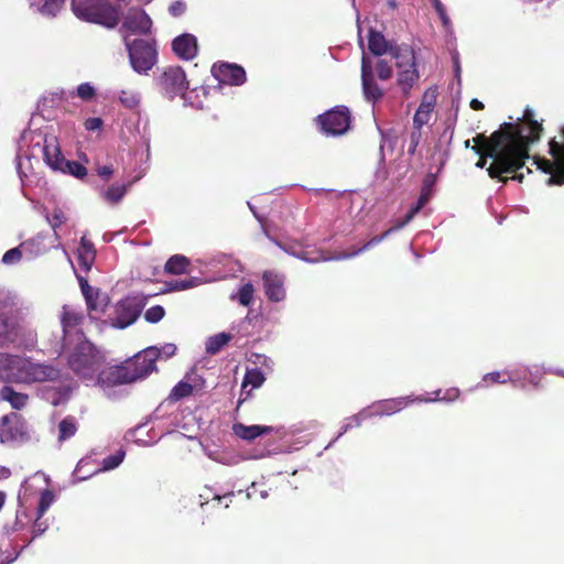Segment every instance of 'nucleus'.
Masks as SVG:
<instances>
[{
	"instance_id": "f257e3e1",
	"label": "nucleus",
	"mask_w": 564,
	"mask_h": 564,
	"mask_svg": "<svg viewBox=\"0 0 564 564\" xmlns=\"http://www.w3.org/2000/svg\"><path fill=\"white\" fill-rule=\"evenodd\" d=\"M542 131V123L534 119L530 108L516 123L505 122L496 130V182L523 181L524 174L519 171L530 158V145L540 140Z\"/></svg>"
},
{
	"instance_id": "f03ea898",
	"label": "nucleus",
	"mask_w": 564,
	"mask_h": 564,
	"mask_svg": "<svg viewBox=\"0 0 564 564\" xmlns=\"http://www.w3.org/2000/svg\"><path fill=\"white\" fill-rule=\"evenodd\" d=\"M61 371L51 364L20 356L0 354V379L12 382H43L59 378Z\"/></svg>"
},
{
	"instance_id": "7ed1b4c3",
	"label": "nucleus",
	"mask_w": 564,
	"mask_h": 564,
	"mask_svg": "<svg viewBox=\"0 0 564 564\" xmlns=\"http://www.w3.org/2000/svg\"><path fill=\"white\" fill-rule=\"evenodd\" d=\"M368 47L375 55L390 54L391 59L395 61L398 68V83L406 91L419 78L414 64V52L408 46L392 47L386 41L384 36L375 30H370Z\"/></svg>"
},
{
	"instance_id": "20e7f679",
	"label": "nucleus",
	"mask_w": 564,
	"mask_h": 564,
	"mask_svg": "<svg viewBox=\"0 0 564 564\" xmlns=\"http://www.w3.org/2000/svg\"><path fill=\"white\" fill-rule=\"evenodd\" d=\"M76 341L70 345H62L69 368L82 380L90 384L104 365V356L84 335H76Z\"/></svg>"
},
{
	"instance_id": "39448f33",
	"label": "nucleus",
	"mask_w": 564,
	"mask_h": 564,
	"mask_svg": "<svg viewBox=\"0 0 564 564\" xmlns=\"http://www.w3.org/2000/svg\"><path fill=\"white\" fill-rule=\"evenodd\" d=\"M159 351L155 347H148L144 349V354L138 358H143L148 362L147 369L140 371H131L128 366H113L107 368H100L97 373L95 381H90V384H99L101 387H111L116 384L131 383L138 380L147 378L150 373L156 370L155 360Z\"/></svg>"
},
{
	"instance_id": "423d86ee",
	"label": "nucleus",
	"mask_w": 564,
	"mask_h": 564,
	"mask_svg": "<svg viewBox=\"0 0 564 564\" xmlns=\"http://www.w3.org/2000/svg\"><path fill=\"white\" fill-rule=\"evenodd\" d=\"M72 10L78 19L107 28H113L119 22L118 11L100 0H73Z\"/></svg>"
},
{
	"instance_id": "0eeeda50",
	"label": "nucleus",
	"mask_w": 564,
	"mask_h": 564,
	"mask_svg": "<svg viewBox=\"0 0 564 564\" xmlns=\"http://www.w3.org/2000/svg\"><path fill=\"white\" fill-rule=\"evenodd\" d=\"M20 301L10 291L0 290V344L14 343L20 336Z\"/></svg>"
},
{
	"instance_id": "6e6552de",
	"label": "nucleus",
	"mask_w": 564,
	"mask_h": 564,
	"mask_svg": "<svg viewBox=\"0 0 564 564\" xmlns=\"http://www.w3.org/2000/svg\"><path fill=\"white\" fill-rule=\"evenodd\" d=\"M132 68L139 74H147L156 63V50L150 42L135 40L127 43Z\"/></svg>"
},
{
	"instance_id": "1a4fd4ad",
	"label": "nucleus",
	"mask_w": 564,
	"mask_h": 564,
	"mask_svg": "<svg viewBox=\"0 0 564 564\" xmlns=\"http://www.w3.org/2000/svg\"><path fill=\"white\" fill-rule=\"evenodd\" d=\"M409 404L406 398H397L380 401L373 404L370 409L361 411L358 415L348 419V422L344 425L343 431L339 433L337 438L346 433L352 426H359L361 421L372 415H391Z\"/></svg>"
},
{
	"instance_id": "9d476101",
	"label": "nucleus",
	"mask_w": 564,
	"mask_h": 564,
	"mask_svg": "<svg viewBox=\"0 0 564 564\" xmlns=\"http://www.w3.org/2000/svg\"><path fill=\"white\" fill-rule=\"evenodd\" d=\"M158 84L162 93L171 99L176 96H183L188 88L185 72L180 66L164 68L158 78Z\"/></svg>"
},
{
	"instance_id": "9b49d317",
	"label": "nucleus",
	"mask_w": 564,
	"mask_h": 564,
	"mask_svg": "<svg viewBox=\"0 0 564 564\" xmlns=\"http://www.w3.org/2000/svg\"><path fill=\"white\" fill-rule=\"evenodd\" d=\"M318 122L326 134L339 135L350 126V113L346 107H335L318 117Z\"/></svg>"
},
{
	"instance_id": "f8f14e48",
	"label": "nucleus",
	"mask_w": 564,
	"mask_h": 564,
	"mask_svg": "<svg viewBox=\"0 0 564 564\" xmlns=\"http://www.w3.org/2000/svg\"><path fill=\"white\" fill-rule=\"evenodd\" d=\"M59 319L63 328L62 345H70L76 341V335H84L78 328L83 321V315L72 305H63Z\"/></svg>"
},
{
	"instance_id": "ddd939ff",
	"label": "nucleus",
	"mask_w": 564,
	"mask_h": 564,
	"mask_svg": "<svg viewBox=\"0 0 564 564\" xmlns=\"http://www.w3.org/2000/svg\"><path fill=\"white\" fill-rule=\"evenodd\" d=\"M26 434V426L17 413H11L1 417L0 421V443L7 444L20 441Z\"/></svg>"
},
{
	"instance_id": "4468645a",
	"label": "nucleus",
	"mask_w": 564,
	"mask_h": 564,
	"mask_svg": "<svg viewBox=\"0 0 564 564\" xmlns=\"http://www.w3.org/2000/svg\"><path fill=\"white\" fill-rule=\"evenodd\" d=\"M474 145L471 147L478 161L476 162L477 167H484L488 159H491L489 166L487 167L488 174L494 178V134L486 138L484 134H477L473 139Z\"/></svg>"
},
{
	"instance_id": "2eb2a0df",
	"label": "nucleus",
	"mask_w": 564,
	"mask_h": 564,
	"mask_svg": "<svg viewBox=\"0 0 564 564\" xmlns=\"http://www.w3.org/2000/svg\"><path fill=\"white\" fill-rule=\"evenodd\" d=\"M80 289L86 300V304L90 314L104 313L109 304V299L106 293L91 288L85 279H79Z\"/></svg>"
},
{
	"instance_id": "dca6fc26",
	"label": "nucleus",
	"mask_w": 564,
	"mask_h": 564,
	"mask_svg": "<svg viewBox=\"0 0 564 564\" xmlns=\"http://www.w3.org/2000/svg\"><path fill=\"white\" fill-rule=\"evenodd\" d=\"M212 72L221 84L241 85L246 80L245 69L236 64L214 65Z\"/></svg>"
},
{
	"instance_id": "f3484780",
	"label": "nucleus",
	"mask_w": 564,
	"mask_h": 564,
	"mask_svg": "<svg viewBox=\"0 0 564 564\" xmlns=\"http://www.w3.org/2000/svg\"><path fill=\"white\" fill-rule=\"evenodd\" d=\"M361 82L364 95L368 101H376L382 96V89L375 82L372 64L365 54L361 61Z\"/></svg>"
},
{
	"instance_id": "a211bd4d",
	"label": "nucleus",
	"mask_w": 564,
	"mask_h": 564,
	"mask_svg": "<svg viewBox=\"0 0 564 564\" xmlns=\"http://www.w3.org/2000/svg\"><path fill=\"white\" fill-rule=\"evenodd\" d=\"M140 310L133 300L126 299L116 305V316L111 319V326L124 328L131 325L139 316Z\"/></svg>"
},
{
	"instance_id": "6ab92c4d",
	"label": "nucleus",
	"mask_w": 564,
	"mask_h": 564,
	"mask_svg": "<svg viewBox=\"0 0 564 564\" xmlns=\"http://www.w3.org/2000/svg\"><path fill=\"white\" fill-rule=\"evenodd\" d=\"M151 25V19L141 9H130L123 18V28L132 34L147 33Z\"/></svg>"
},
{
	"instance_id": "aec40b11",
	"label": "nucleus",
	"mask_w": 564,
	"mask_h": 564,
	"mask_svg": "<svg viewBox=\"0 0 564 564\" xmlns=\"http://www.w3.org/2000/svg\"><path fill=\"white\" fill-rule=\"evenodd\" d=\"M174 53L182 59H193L197 54V40L193 34L185 33L172 43Z\"/></svg>"
},
{
	"instance_id": "412c9836",
	"label": "nucleus",
	"mask_w": 564,
	"mask_h": 564,
	"mask_svg": "<svg viewBox=\"0 0 564 564\" xmlns=\"http://www.w3.org/2000/svg\"><path fill=\"white\" fill-rule=\"evenodd\" d=\"M417 214V208H411V210L406 214V216L402 220H398L393 227L384 231L381 236L373 237L370 239L362 248L351 252V253H344L341 256L336 257L335 259H347L352 256L359 254L361 251L367 250L368 248L379 243L382 241L387 236H389L392 231L403 228L406 224H409L413 217Z\"/></svg>"
},
{
	"instance_id": "4be33fe9",
	"label": "nucleus",
	"mask_w": 564,
	"mask_h": 564,
	"mask_svg": "<svg viewBox=\"0 0 564 564\" xmlns=\"http://www.w3.org/2000/svg\"><path fill=\"white\" fill-rule=\"evenodd\" d=\"M417 214V208H411V210L406 214V216L402 220H398L393 227L384 231L381 236L373 237L370 239L362 248L351 252V253H344L341 256L336 257L335 259H347L352 256L359 254L361 251L367 250L368 248L379 243L382 241L387 236H389L392 231L403 228L406 224H409L413 217Z\"/></svg>"
},
{
	"instance_id": "5701e85b",
	"label": "nucleus",
	"mask_w": 564,
	"mask_h": 564,
	"mask_svg": "<svg viewBox=\"0 0 564 564\" xmlns=\"http://www.w3.org/2000/svg\"><path fill=\"white\" fill-rule=\"evenodd\" d=\"M265 294L269 300L279 302L284 299L283 279L273 272H264L263 274Z\"/></svg>"
},
{
	"instance_id": "b1692460",
	"label": "nucleus",
	"mask_w": 564,
	"mask_h": 564,
	"mask_svg": "<svg viewBox=\"0 0 564 564\" xmlns=\"http://www.w3.org/2000/svg\"><path fill=\"white\" fill-rule=\"evenodd\" d=\"M43 152L46 163L53 170L59 171L61 169H63L67 160L63 156L57 144V141L54 138L45 140Z\"/></svg>"
},
{
	"instance_id": "393cba45",
	"label": "nucleus",
	"mask_w": 564,
	"mask_h": 564,
	"mask_svg": "<svg viewBox=\"0 0 564 564\" xmlns=\"http://www.w3.org/2000/svg\"><path fill=\"white\" fill-rule=\"evenodd\" d=\"M123 457H124V453H123V452H121V451H120V452H118V453H117V454H115V455H111V456L106 457V458L102 460V467H101L100 469L96 470V473H98V471L111 470V469H113V468L118 467V466L122 463ZM87 464H88V462H86V460H84V459H82V460L77 464V467H76V471H75V473H76V475H78V480L87 479L89 476H91V475H93V473H91V474H89V475H83V476H80V475H79V474H80V471H82V469H83V468L85 467V465H87ZM94 474H95V471H94Z\"/></svg>"
},
{
	"instance_id": "a878e982",
	"label": "nucleus",
	"mask_w": 564,
	"mask_h": 564,
	"mask_svg": "<svg viewBox=\"0 0 564 564\" xmlns=\"http://www.w3.org/2000/svg\"><path fill=\"white\" fill-rule=\"evenodd\" d=\"M77 257L80 267L88 271L95 260L96 251L91 241L82 237L80 246L77 249Z\"/></svg>"
},
{
	"instance_id": "bb28decb",
	"label": "nucleus",
	"mask_w": 564,
	"mask_h": 564,
	"mask_svg": "<svg viewBox=\"0 0 564 564\" xmlns=\"http://www.w3.org/2000/svg\"><path fill=\"white\" fill-rule=\"evenodd\" d=\"M64 0H30V7L44 17H54L61 10Z\"/></svg>"
},
{
	"instance_id": "cd10ccee",
	"label": "nucleus",
	"mask_w": 564,
	"mask_h": 564,
	"mask_svg": "<svg viewBox=\"0 0 564 564\" xmlns=\"http://www.w3.org/2000/svg\"><path fill=\"white\" fill-rule=\"evenodd\" d=\"M232 430L235 434L240 438L252 441L262 434L269 433L271 431V427L262 425L247 426L241 423H237L234 425Z\"/></svg>"
},
{
	"instance_id": "c85d7f7f",
	"label": "nucleus",
	"mask_w": 564,
	"mask_h": 564,
	"mask_svg": "<svg viewBox=\"0 0 564 564\" xmlns=\"http://www.w3.org/2000/svg\"><path fill=\"white\" fill-rule=\"evenodd\" d=\"M47 479L43 474L36 473L29 479H26L21 487L19 492V499H25L29 495H32L42 484H46Z\"/></svg>"
},
{
	"instance_id": "c756f323",
	"label": "nucleus",
	"mask_w": 564,
	"mask_h": 564,
	"mask_svg": "<svg viewBox=\"0 0 564 564\" xmlns=\"http://www.w3.org/2000/svg\"><path fill=\"white\" fill-rule=\"evenodd\" d=\"M254 288L248 282L245 283L236 293L230 295L231 301H238L242 306H249L253 302Z\"/></svg>"
},
{
	"instance_id": "7c9ffc66",
	"label": "nucleus",
	"mask_w": 564,
	"mask_h": 564,
	"mask_svg": "<svg viewBox=\"0 0 564 564\" xmlns=\"http://www.w3.org/2000/svg\"><path fill=\"white\" fill-rule=\"evenodd\" d=\"M189 261L186 257L181 254H175L171 257L165 263V270L173 274H182L186 271Z\"/></svg>"
},
{
	"instance_id": "2f4dec72",
	"label": "nucleus",
	"mask_w": 564,
	"mask_h": 564,
	"mask_svg": "<svg viewBox=\"0 0 564 564\" xmlns=\"http://www.w3.org/2000/svg\"><path fill=\"white\" fill-rule=\"evenodd\" d=\"M1 398L11 403L14 409H21L25 405L28 397L23 393L13 391L9 387H4L1 390Z\"/></svg>"
},
{
	"instance_id": "473e14b6",
	"label": "nucleus",
	"mask_w": 564,
	"mask_h": 564,
	"mask_svg": "<svg viewBox=\"0 0 564 564\" xmlns=\"http://www.w3.org/2000/svg\"><path fill=\"white\" fill-rule=\"evenodd\" d=\"M77 424L75 419L66 417L58 424V441L64 442L75 435Z\"/></svg>"
},
{
	"instance_id": "72a5a7b5",
	"label": "nucleus",
	"mask_w": 564,
	"mask_h": 564,
	"mask_svg": "<svg viewBox=\"0 0 564 564\" xmlns=\"http://www.w3.org/2000/svg\"><path fill=\"white\" fill-rule=\"evenodd\" d=\"M230 339V335L220 333L212 336L206 341V350L208 354H217Z\"/></svg>"
},
{
	"instance_id": "f704fd0d",
	"label": "nucleus",
	"mask_w": 564,
	"mask_h": 564,
	"mask_svg": "<svg viewBox=\"0 0 564 564\" xmlns=\"http://www.w3.org/2000/svg\"><path fill=\"white\" fill-rule=\"evenodd\" d=\"M128 191V185H111L108 189L102 193V197L106 202L116 204L120 202Z\"/></svg>"
},
{
	"instance_id": "c9c22d12",
	"label": "nucleus",
	"mask_w": 564,
	"mask_h": 564,
	"mask_svg": "<svg viewBox=\"0 0 564 564\" xmlns=\"http://www.w3.org/2000/svg\"><path fill=\"white\" fill-rule=\"evenodd\" d=\"M203 281L199 278H189L184 280H175L167 283L170 291H183L200 285Z\"/></svg>"
},
{
	"instance_id": "e433bc0d",
	"label": "nucleus",
	"mask_w": 564,
	"mask_h": 564,
	"mask_svg": "<svg viewBox=\"0 0 564 564\" xmlns=\"http://www.w3.org/2000/svg\"><path fill=\"white\" fill-rule=\"evenodd\" d=\"M120 102L130 109L135 108L140 102V94L131 89H122L119 94Z\"/></svg>"
},
{
	"instance_id": "4c0bfd02",
	"label": "nucleus",
	"mask_w": 564,
	"mask_h": 564,
	"mask_svg": "<svg viewBox=\"0 0 564 564\" xmlns=\"http://www.w3.org/2000/svg\"><path fill=\"white\" fill-rule=\"evenodd\" d=\"M264 381L263 373L258 369H251L246 372L242 388L250 386L251 389L259 388Z\"/></svg>"
},
{
	"instance_id": "58836bf2",
	"label": "nucleus",
	"mask_w": 564,
	"mask_h": 564,
	"mask_svg": "<svg viewBox=\"0 0 564 564\" xmlns=\"http://www.w3.org/2000/svg\"><path fill=\"white\" fill-rule=\"evenodd\" d=\"M63 173L70 174L77 178H83L87 174L86 167L76 161H66L63 169L59 170Z\"/></svg>"
},
{
	"instance_id": "ea45409f",
	"label": "nucleus",
	"mask_w": 564,
	"mask_h": 564,
	"mask_svg": "<svg viewBox=\"0 0 564 564\" xmlns=\"http://www.w3.org/2000/svg\"><path fill=\"white\" fill-rule=\"evenodd\" d=\"M46 219L51 227L56 230L61 225H63L66 220V214L58 207H55L51 213L46 214Z\"/></svg>"
},
{
	"instance_id": "a19ab883",
	"label": "nucleus",
	"mask_w": 564,
	"mask_h": 564,
	"mask_svg": "<svg viewBox=\"0 0 564 564\" xmlns=\"http://www.w3.org/2000/svg\"><path fill=\"white\" fill-rule=\"evenodd\" d=\"M376 70L378 77L382 80H387L392 76V66L387 58H380L376 64Z\"/></svg>"
},
{
	"instance_id": "79ce46f5",
	"label": "nucleus",
	"mask_w": 564,
	"mask_h": 564,
	"mask_svg": "<svg viewBox=\"0 0 564 564\" xmlns=\"http://www.w3.org/2000/svg\"><path fill=\"white\" fill-rule=\"evenodd\" d=\"M436 90L435 89H429L424 93L422 97V101L419 106L421 109L430 110L433 112L435 104H436Z\"/></svg>"
},
{
	"instance_id": "37998d69",
	"label": "nucleus",
	"mask_w": 564,
	"mask_h": 564,
	"mask_svg": "<svg viewBox=\"0 0 564 564\" xmlns=\"http://www.w3.org/2000/svg\"><path fill=\"white\" fill-rule=\"evenodd\" d=\"M54 501V495L51 490L48 489H45L41 492V498H40V505H39V518L42 517L46 510L50 508V506L53 503Z\"/></svg>"
},
{
	"instance_id": "c03bdc74",
	"label": "nucleus",
	"mask_w": 564,
	"mask_h": 564,
	"mask_svg": "<svg viewBox=\"0 0 564 564\" xmlns=\"http://www.w3.org/2000/svg\"><path fill=\"white\" fill-rule=\"evenodd\" d=\"M22 246L8 250L2 257V263L6 265L17 264L22 258Z\"/></svg>"
},
{
	"instance_id": "a18cd8bd",
	"label": "nucleus",
	"mask_w": 564,
	"mask_h": 564,
	"mask_svg": "<svg viewBox=\"0 0 564 564\" xmlns=\"http://www.w3.org/2000/svg\"><path fill=\"white\" fill-rule=\"evenodd\" d=\"M193 390L194 388L192 384L182 381L174 387L171 397L178 400L184 397L191 395L193 393Z\"/></svg>"
},
{
	"instance_id": "49530a36",
	"label": "nucleus",
	"mask_w": 564,
	"mask_h": 564,
	"mask_svg": "<svg viewBox=\"0 0 564 564\" xmlns=\"http://www.w3.org/2000/svg\"><path fill=\"white\" fill-rule=\"evenodd\" d=\"M431 115L432 111L419 108L413 118L414 128L421 130L429 122Z\"/></svg>"
},
{
	"instance_id": "de8ad7c7",
	"label": "nucleus",
	"mask_w": 564,
	"mask_h": 564,
	"mask_svg": "<svg viewBox=\"0 0 564 564\" xmlns=\"http://www.w3.org/2000/svg\"><path fill=\"white\" fill-rule=\"evenodd\" d=\"M432 183L433 182L430 181V180H425V182H424V186L422 188L420 198H419L416 205L413 207V208H417V213L421 210V208L427 203V200L431 197V194H432L431 185H432Z\"/></svg>"
},
{
	"instance_id": "09e8293b",
	"label": "nucleus",
	"mask_w": 564,
	"mask_h": 564,
	"mask_svg": "<svg viewBox=\"0 0 564 564\" xmlns=\"http://www.w3.org/2000/svg\"><path fill=\"white\" fill-rule=\"evenodd\" d=\"M163 316L164 308L160 305L150 307L144 314L145 319L150 323H158Z\"/></svg>"
},
{
	"instance_id": "8fccbe9b",
	"label": "nucleus",
	"mask_w": 564,
	"mask_h": 564,
	"mask_svg": "<svg viewBox=\"0 0 564 564\" xmlns=\"http://www.w3.org/2000/svg\"><path fill=\"white\" fill-rule=\"evenodd\" d=\"M95 95V88L89 83H83L77 87V96L83 100H91Z\"/></svg>"
},
{
	"instance_id": "3c124183",
	"label": "nucleus",
	"mask_w": 564,
	"mask_h": 564,
	"mask_svg": "<svg viewBox=\"0 0 564 564\" xmlns=\"http://www.w3.org/2000/svg\"><path fill=\"white\" fill-rule=\"evenodd\" d=\"M69 392V388L64 391H54L52 392V397H47V400H50L53 405H59L68 398Z\"/></svg>"
},
{
	"instance_id": "603ef678",
	"label": "nucleus",
	"mask_w": 564,
	"mask_h": 564,
	"mask_svg": "<svg viewBox=\"0 0 564 564\" xmlns=\"http://www.w3.org/2000/svg\"><path fill=\"white\" fill-rule=\"evenodd\" d=\"M154 347L159 351V355H158L156 359L160 356H164L165 358H170V357L174 356L175 352H176V346L174 344H165L161 348H158L156 346H154Z\"/></svg>"
},
{
	"instance_id": "864d4df0",
	"label": "nucleus",
	"mask_w": 564,
	"mask_h": 564,
	"mask_svg": "<svg viewBox=\"0 0 564 564\" xmlns=\"http://www.w3.org/2000/svg\"><path fill=\"white\" fill-rule=\"evenodd\" d=\"M143 354H144V350L142 352H139L138 355H135L133 361L130 365H128V367H130L131 371H140L143 369H147L148 362L145 360H143V358L138 360V358L140 356H142Z\"/></svg>"
},
{
	"instance_id": "5fc2aeb1",
	"label": "nucleus",
	"mask_w": 564,
	"mask_h": 564,
	"mask_svg": "<svg viewBox=\"0 0 564 564\" xmlns=\"http://www.w3.org/2000/svg\"><path fill=\"white\" fill-rule=\"evenodd\" d=\"M186 10V4L185 2L178 0V1H175L173 2L170 7H169V12L173 15V17H180L182 15Z\"/></svg>"
},
{
	"instance_id": "6e6d98bb",
	"label": "nucleus",
	"mask_w": 564,
	"mask_h": 564,
	"mask_svg": "<svg viewBox=\"0 0 564 564\" xmlns=\"http://www.w3.org/2000/svg\"><path fill=\"white\" fill-rule=\"evenodd\" d=\"M102 126V120L100 118H88L85 121V128L90 131L99 130Z\"/></svg>"
},
{
	"instance_id": "4d7b16f0",
	"label": "nucleus",
	"mask_w": 564,
	"mask_h": 564,
	"mask_svg": "<svg viewBox=\"0 0 564 564\" xmlns=\"http://www.w3.org/2000/svg\"><path fill=\"white\" fill-rule=\"evenodd\" d=\"M97 174L101 178L107 181V180H109L112 176L113 169L110 165L98 166L97 167Z\"/></svg>"
},
{
	"instance_id": "13d9d810",
	"label": "nucleus",
	"mask_w": 564,
	"mask_h": 564,
	"mask_svg": "<svg viewBox=\"0 0 564 564\" xmlns=\"http://www.w3.org/2000/svg\"><path fill=\"white\" fill-rule=\"evenodd\" d=\"M420 138H421V131L415 129V131H413L411 133V147L409 149L410 153H414V151L420 142Z\"/></svg>"
},
{
	"instance_id": "bf43d9fd",
	"label": "nucleus",
	"mask_w": 564,
	"mask_h": 564,
	"mask_svg": "<svg viewBox=\"0 0 564 564\" xmlns=\"http://www.w3.org/2000/svg\"><path fill=\"white\" fill-rule=\"evenodd\" d=\"M452 61H453V65H454L455 76L459 80V77H460V64H459V59H458V53L456 51H454L452 53Z\"/></svg>"
},
{
	"instance_id": "052dcab7",
	"label": "nucleus",
	"mask_w": 564,
	"mask_h": 564,
	"mask_svg": "<svg viewBox=\"0 0 564 564\" xmlns=\"http://www.w3.org/2000/svg\"><path fill=\"white\" fill-rule=\"evenodd\" d=\"M458 397V390L457 389H449L445 392V395L442 397L444 400L453 401Z\"/></svg>"
},
{
	"instance_id": "680f3d73",
	"label": "nucleus",
	"mask_w": 564,
	"mask_h": 564,
	"mask_svg": "<svg viewBox=\"0 0 564 564\" xmlns=\"http://www.w3.org/2000/svg\"><path fill=\"white\" fill-rule=\"evenodd\" d=\"M443 22L445 28H449V18L446 15L445 8H442L441 11H436Z\"/></svg>"
},
{
	"instance_id": "e2e57ef3",
	"label": "nucleus",
	"mask_w": 564,
	"mask_h": 564,
	"mask_svg": "<svg viewBox=\"0 0 564 564\" xmlns=\"http://www.w3.org/2000/svg\"><path fill=\"white\" fill-rule=\"evenodd\" d=\"M495 380H496V383H505L508 380L514 381V379H512L511 377H508V379H507L506 375H501L500 372H497V371H496Z\"/></svg>"
},
{
	"instance_id": "0e129e2a",
	"label": "nucleus",
	"mask_w": 564,
	"mask_h": 564,
	"mask_svg": "<svg viewBox=\"0 0 564 564\" xmlns=\"http://www.w3.org/2000/svg\"><path fill=\"white\" fill-rule=\"evenodd\" d=\"M10 475H11V471L9 468H7L4 466H0V480L9 478Z\"/></svg>"
},
{
	"instance_id": "69168bd1",
	"label": "nucleus",
	"mask_w": 564,
	"mask_h": 564,
	"mask_svg": "<svg viewBox=\"0 0 564 564\" xmlns=\"http://www.w3.org/2000/svg\"><path fill=\"white\" fill-rule=\"evenodd\" d=\"M470 107L474 109V110H480L484 108V105L481 101H479L478 99H473L470 101Z\"/></svg>"
},
{
	"instance_id": "338daca9",
	"label": "nucleus",
	"mask_w": 564,
	"mask_h": 564,
	"mask_svg": "<svg viewBox=\"0 0 564 564\" xmlns=\"http://www.w3.org/2000/svg\"><path fill=\"white\" fill-rule=\"evenodd\" d=\"M44 531H45V528H41V524L36 522L35 525H34V533H35V535L41 534Z\"/></svg>"
},
{
	"instance_id": "774afa93",
	"label": "nucleus",
	"mask_w": 564,
	"mask_h": 564,
	"mask_svg": "<svg viewBox=\"0 0 564 564\" xmlns=\"http://www.w3.org/2000/svg\"><path fill=\"white\" fill-rule=\"evenodd\" d=\"M432 2L436 11H441V9L444 8L441 0H432Z\"/></svg>"
}]
</instances>
